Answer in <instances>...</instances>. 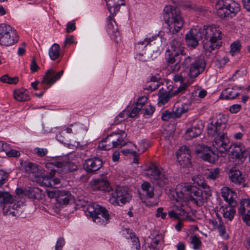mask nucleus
Instances as JSON below:
<instances>
[{
    "instance_id": "nucleus-1",
    "label": "nucleus",
    "mask_w": 250,
    "mask_h": 250,
    "mask_svg": "<svg viewBox=\"0 0 250 250\" xmlns=\"http://www.w3.org/2000/svg\"><path fill=\"white\" fill-rule=\"evenodd\" d=\"M202 39L203 48L206 52L219 48L222 45V32L214 25H204L202 28H192L185 37L188 46L195 48Z\"/></svg>"
},
{
    "instance_id": "nucleus-2",
    "label": "nucleus",
    "mask_w": 250,
    "mask_h": 250,
    "mask_svg": "<svg viewBox=\"0 0 250 250\" xmlns=\"http://www.w3.org/2000/svg\"><path fill=\"white\" fill-rule=\"evenodd\" d=\"M214 150L206 146H201L196 150L199 156L204 161L213 163L219 156L225 157L230 148V140L226 133L214 137L212 141Z\"/></svg>"
},
{
    "instance_id": "nucleus-3",
    "label": "nucleus",
    "mask_w": 250,
    "mask_h": 250,
    "mask_svg": "<svg viewBox=\"0 0 250 250\" xmlns=\"http://www.w3.org/2000/svg\"><path fill=\"white\" fill-rule=\"evenodd\" d=\"M177 198L176 202L183 206V202L193 201L198 206H202L206 201L207 197L203 195L201 189L188 183H184L177 185L176 188Z\"/></svg>"
},
{
    "instance_id": "nucleus-4",
    "label": "nucleus",
    "mask_w": 250,
    "mask_h": 250,
    "mask_svg": "<svg viewBox=\"0 0 250 250\" xmlns=\"http://www.w3.org/2000/svg\"><path fill=\"white\" fill-rule=\"evenodd\" d=\"M163 18L171 34L178 33L183 27L184 21L179 9L175 6H166L163 10Z\"/></svg>"
},
{
    "instance_id": "nucleus-5",
    "label": "nucleus",
    "mask_w": 250,
    "mask_h": 250,
    "mask_svg": "<svg viewBox=\"0 0 250 250\" xmlns=\"http://www.w3.org/2000/svg\"><path fill=\"white\" fill-rule=\"evenodd\" d=\"M184 47L180 40H173L170 42L166 53L167 69L170 72H175L179 70L180 65L178 57L184 53Z\"/></svg>"
},
{
    "instance_id": "nucleus-6",
    "label": "nucleus",
    "mask_w": 250,
    "mask_h": 250,
    "mask_svg": "<svg viewBox=\"0 0 250 250\" xmlns=\"http://www.w3.org/2000/svg\"><path fill=\"white\" fill-rule=\"evenodd\" d=\"M161 35V33L158 35L152 36L151 37H146L143 41H140L138 42L137 44L135 46V48L138 51L137 56L138 59L143 62L147 61V59L146 57L143 58V56L145 52H142L140 51V49L143 50L145 48L147 45L149 46V50L152 51L154 56L156 57L157 56L159 55L161 51L162 50V41L159 37V36Z\"/></svg>"
},
{
    "instance_id": "nucleus-7",
    "label": "nucleus",
    "mask_w": 250,
    "mask_h": 250,
    "mask_svg": "<svg viewBox=\"0 0 250 250\" xmlns=\"http://www.w3.org/2000/svg\"><path fill=\"white\" fill-rule=\"evenodd\" d=\"M184 67L188 68V76L190 79L198 77L205 70L206 62L201 57L194 55L186 57L182 63Z\"/></svg>"
},
{
    "instance_id": "nucleus-8",
    "label": "nucleus",
    "mask_w": 250,
    "mask_h": 250,
    "mask_svg": "<svg viewBox=\"0 0 250 250\" xmlns=\"http://www.w3.org/2000/svg\"><path fill=\"white\" fill-rule=\"evenodd\" d=\"M85 213L86 216L91 217L93 222L99 225L105 226L109 222L110 216L108 211L96 203L89 205Z\"/></svg>"
},
{
    "instance_id": "nucleus-9",
    "label": "nucleus",
    "mask_w": 250,
    "mask_h": 250,
    "mask_svg": "<svg viewBox=\"0 0 250 250\" xmlns=\"http://www.w3.org/2000/svg\"><path fill=\"white\" fill-rule=\"evenodd\" d=\"M217 15L221 18L235 16L240 10V5L234 0H221L215 5Z\"/></svg>"
},
{
    "instance_id": "nucleus-10",
    "label": "nucleus",
    "mask_w": 250,
    "mask_h": 250,
    "mask_svg": "<svg viewBox=\"0 0 250 250\" xmlns=\"http://www.w3.org/2000/svg\"><path fill=\"white\" fill-rule=\"evenodd\" d=\"M190 101L183 103L178 101L176 102L171 111H165L161 115L163 121H167L170 119L180 118L182 115L187 113L191 107Z\"/></svg>"
},
{
    "instance_id": "nucleus-11",
    "label": "nucleus",
    "mask_w": 250,
    "mask_h": 250,
    "mask_svg": "<svg viewBox=\"0 0 250 250\" xmlns=\"http://www.w3.org/2000/svg\"><path fill=\"white\" fill-rule=\"evenodd\" d=\"M19 36L15 29L9 25L0 24V44L8 46L16 43Z\"/></svg>"
},
{
    "instance_id": "nucleus-12",
    "label": "nucleus",
    "mask_w": 250,
    "mask_h": 250,
    "mask_svg": "<svg viewBox=\"0 0 250 250\" xmlns=\"http://www.w3.org/2000/svg\"><path fill=\"white\" fill-rule=\"evenodd\" d=\"M226 119L223 115H219L216 119L213 120L208 125V134L209 136L215 137L223 132L226 127Z\"/></svg>"
},
{
    "instance_id": "nucleus-13",
    "label": "nucleus",
    "mask_w": 250,
    "mask_h": 250,
    "mask_svg": "<svg viewBox=\"0 0 250 250\" xmlns=\"http://www.w3.org/2000/svg\"><path fill=\"white\" fill-rule=\"evenodd\" d=\"M145 175L150 178L158 180V184L162 186L168 182L165 174L155 165L151 164L146 169Z\"/></svg>"
},
{
    "instance_id": "nucleus-14",
    "label": "nucleus",
    "mask_w": 250,
    "mask_h": 250,
    "mask_svg": "<svg viewBox=\"0 0 250 250\" xmlns=\"http://www.w3.org/2000/svg\"><path fill=\"white\" fill-rule=\"evenodd\" d=\"M109 201L114 206H123L125 204V187L117 185L115 190L110 194Z\"/></svg>"
},
{
    "instance_id": "nucleus-15",
    "label": "nucleus",
    "mask_w": 250,
    "mask_h": 250,
    "mask_svg": "<svg viewBox=\"0 0 250 250\" xmlns=\"http://www.w3.org/2000/svg\"><path fill=\"white\" fill-rule=\"evenodd\" d=\"M190 151L189 147L183 146L179 149L176 153L177 161L179 165L183 167L188 166L190 164Z\"/></svg>"
},
{
    "instance_id": "nucleus-16",
    "label": "nucleus",
    "mask_w": 250,
    "mask_h": 250,
    "mask_svg": "<svg viewBox=\"0 0 250 250\" xmlns=\"http://www.w3.org/2000/svg\"><path fill=\"white\" fill-rule=\"evenodd\" d=\"M173 80L175 82H179L181 83L180 85L176 90H171L173 95H175L178 93H185L188 90V86L192 82H189L188 79L183 76V74H176L173 76Z\"/></svg>"
},
{
    "instance_id": "nucleus-17",
    "label": "nucleus",
    "mask_w": 250,
    "mask_h": 250,
    "mask_svg": "<svg viewBox=\"0 0 250 250\" xmlns=\"http://www.w3.org/2000/svg\"><path fill=\"white\" fill-rule=\"evenodd\" d=\"M63 70H62L58 72H56L52 69L47 70L45 75L42 81V83L51 85L60 79L63 74Z\"/></svg>"
},
{
    "instance_id": "nucleus-18",
    "label": "nucleus",
    "mask_w": 250,
    "mask_h": 250,
    "mask_svg": "<svg viewBox=\"0 0 250 250\" xmlns=\"http://www.w3.org/2000/svg\"><path fill=\"white\" fill-rule=\"evenodd\" d=\"M20 203L16 201L13 197L12 201H8V202L3 207V214L4 215L16 216L19 214L18 209L20 208Z\"/></svg>"
},
{
    "instance_id": "nucleus-19",
    "label": "nucleus",
    "mask_w": 250,
    "mask_h": 250,
    "mask_svg": "<svg viewBox=\"0 0 250 250\" xmlns=\"http://www.w3.org/2000/svg\"><path fill=\"white\" fill-rule=\"evenodd\" d=\"M126 239L128 250H141L139 238L132 230L126 229Z\"/></svg>"
},
{
    "instance_id": "nucleus-20",
    "label": "nucleus",
    "mask_w": 250,
    "mask_h": 250,
    "mask_svg": "<svg viewBox=\"0 0 250 250\" xmlns=\"http://www.w3.org/2000/svg\"><path fill=\"white\" fill-rule=\"evenodd\" d=\"M103 165L102 159L98 158L88 159L83 164L84 169L87 172L91 173L100 169Z\"/></svg>"
},
{
    "instance_id": "nucleus-21",
    "label": "nucleus",
    "mask_w": 250,
    "mask_h": 250,
    "mask_svg": "<svg viewBox=\"0 0 250 250\" xmlns=\"http://www.w3.org/2000/svg\"><path fill=\"white\" fill-rule=\"evenodd\" d=\"M203 127L202 122L201 121L193 123L191 127L186 130L185 138L187 140H190L197 137L201 134Z\"/></svg>"
},
{
    "instance_id": "nucleus-22",
    "label": "nucleus",
    "mask_w": 250,
    "mask_h": 250,
    "mask_svg": "<svg viewBox=\"0 0 250 250\" xmlns=\"http://www.w3.org/2000/svg\"><path fill=\"white\" fill-rule=\"evenodd\" d=\"M91 188L94 190H101L107 192L112 191L109 182L106 179L103 178L96 180L92 185Z\"/></svg>"
},
{
    "instance_id": "nucleus-23",
    "label": "nucleus",
    "mask_w": 250,
    "mask_h": 250,
    "mask_svg": "<svg viewBox=\"0 0 250 250\" xmlns=\"http://www.w3.org/2000/svg\"><path fill=\"white\" fill-rule=\"evenodd\" d=\"M221 193L222 197L229 204L235 205V199L237 195L232 189L227 187H224L221 189Z\"/></svg>"
},
{
    "instance_id": "nucleus-24",
    "label": "nucleus",
    "mask_w": 250,
    "mask_h": 250,
    "mask_svg": "<svg viewBox=\"0 0 250 250\" xmlns=\"http://www.w3.org/2000/svg\"><path fill=\"white\" fill-rule=\"evenodd\" d=\"M230 154L232 158L240 159L246 151L245 147L241 143H235L230 145Z\"/></svg>"
},
{
    "instance_id": "nucleus-25",
    "label": "nucleus",
    "mask_w": 250,
    "mask_h": 250,
    "mask_svg": "<svg viewBox=\"0 0 250 250\" xmlns=\"http://www.w3.org/2000/svg\"><path fill=\"white\" fill-rule=\"evenodd\" d=\"M240 89L238 86L229 87L224 89L221 93L220 98L222 99H233L240 93Z\"/></svg>"
},
{
    "instance_id": "nucleus-26",
    "label": "nucleus",
    "mask_w": 250,
    "mask_h": 250,
    "mask_svg": "<svg viewBox=\"0 0 250 250\" xmlns=\"http://www.w3.org/2000/svg\"><path fill=\"white\" fill-rule=\"evenodd\" d=\"M57 167L59 169V173H67L72 172L77 169V167L70 162L58 161L56 163Z\"/></svg>"
},
{
    "instance_id": "nucleus-27",
    "label": "nucleus",
    "mask_w": 250,
    "mask_h": 250,
    "mask_svg": "<svg viewBox=\"0 0 250 250\" xmlns=\"http://www.w3.org/2000/svg\"><path fill=\"white\" fill-rule=\"evenodd\" d=\"M229 177L231 182L235 184L240 185L244 182V179L241 172L235 167H232L229 170Z\"/></svg>"
},
{
    "instance_id": "nucleus-28",
    "label": "nucleus",
    "mask_w": 250,
    "mask_h": 250,
    "mask_svg": "<svg viewBox=\"0 0 250 250\" xmlns=\"http://www.w3.org/2000/svg\"><path fill=\"white\" fill-rule=\"evenodd\" d=\"M174 206L176 210H171L168 212V215L170 218L178 219L180 221L188 219L186 211L181 207L177 205H174Z\"/></svg>"
},
{
    "instance_id": "nucleus-29",
    "label": "nucleus",
    "mask_w": 250,
    "mask_h": 250,
    "mask_svg": "<svg viewBox=\"0 0 250 250\" xmlns=\"http://www.w3.org/2000/svg\"><path fill=\"white\" fill-rule=\"evenodd\" d=\"M234 206L235 205L229 204L228 206H222L220 207V211L225 219L229 221H231L233 219L235 213Z\"/></svg>"
},
{
    "instance_id": "nucleus-30",
    "label": "nucleus",
    "mask_w": 250,
    "mask_h": 250,
    "mask_svg": "<svg viewBox=\"0 0 250 250\" xmlns=\"http://www.w3.org/2000/svg\"><path fill=\"white\" fill-rule=\"evenodd\" d=\"M192 180L195 184H196L198 186L203 188L204 192H205V194L206 195H211V191L210 188L206 183L205 179L202 176L196 175L195 176H193Z\"/></svg>"
},
{
    "instance_id": "nucleus-31",
    "label": "nucleus",
    "mask_w": 250,
    "mask_h": 250,
    "mask_svg": "<svg viewBox=\"0 0 250 250\" xmlns=\"http://www.w3.org/2000/svg\"><path fill=\"white\" fill-rule=\"evenodd\" d=\"M137 147L131 142H126V154H128L133 158V163L135 164H139V155L136 151Z\"/></svg>"
},
{
    "instance_id": "nucleus-32",
    "label": "nucleus",
    "mask_w": 250,
    "mask_h": 250,
    "mask_svg": "<svg viewBox=\"0 0 250 250\" xmlns=\"http://www.w3.org/2000/svg\"><path fill=\"white\" fill-rule=\"evenodd\" d=\"M42 190L36 187L25 188L24 196L30 199H41L42 198Z\"/></svg>"
},
{
    "instance_id": "nucleus-33",
    "label": "nucleus",
    "mask_w": 250,
    "mask_h": 250,
    "mask_svg": "<svg viewBox=\"0 0 250 250\" xmlns=\"http://www.w3.org/2000/svg\"><path fill=\"white\" fill-rule=\"evenodd\" d=\"M110 14H116L121 5H125L124 0H105Z\"/></svg>"
},
{
    "instance_id": "nucleus-34",
    "label": "nucleus",
    "mask_w": 250,
    "mask_h": 250,
    "mask_svg": "<svg viewBox=\"0 0 250 250\" xmlns=\"http://www.w3.org/2000/svg\"><path fill=\"white\" fill-rule=\"evenodd\" d=\"M72 197L70 192L66 190H59L56 201L60 205H66L72 200Z\"/></svg>"
},
{
    "instance_id": "nucleus-35",
    "label": "nucleus",
    "mask_w": 250,
    "mask_h": 250,
    "mask_svg": "<svg viewBox=\"0 0 250 250\" xmlns=\"http://www.w3.org/2000/svg\"><path fill=\"white\" fill-rule=\"evenodd\" d=\"M212 225L218 229L220 235L224 239L228 238V235L226 233L225 226L221 220V217H218L217 219H212L210 220Z\"/></svg>"
},
{
    "instance_id": "nucleus-36",
    "label": "nucleus",
    "mask_w": 250,
    "mask_h": 250,
    "mask_svg": "<svg viewBox=\"0 0 250 250\" xmlns=\"http://www.w3.org/2000/svg\"><path fill=\"white\" fill-rule=\"evenodd\" d=\"M23 167L24 169V172L27 174H34L37 175L39 173V166L34 163L25 162L23 163Z\"/></svg>"
},
{
    "instance_id": "nucleus-37",
    "label": "nucleus",
    "mask_w": 250,
    "mask_h": 250,
    "mask_svg": "<svg viewBox=\"0 0 250 250\" xmlns=\"http://www.w3.org/2000/svg\"><path fill=\"white\" fill-rule=\"evenodd\" d=\"M15 100L19 102H24L30 99L28 91L26 89H16L14 91Z\"/></svg>"
},
{
    "instance_id": "nucleus-38",
    "label": "nucleus",
    "mask_w": 250,
    "mask_h": 250,
    "mask_svg": "<svg viewBox=\"0 0 250 250\" xmlns=\"http://www.w3.org/2000/svg\"><path fill=\"white\" fill-rule=\"evenodd\" d=\"M106 137L108 142H109L112 145H114V147L125 145V144L122 143L123 140L121 137L120 135L118 133H111Z\"/></svg>"
},
{
    "instance_id": "nucleus-39",
    "label": "nucleus",
    "mask_w": 250,
    "mask_h": 250,
    "mask_svg": "<svg viewBox=\"0 0 250 250\" xmlns=\"http://www.w3.org/2000/svg\"><path fill=\"white\" fill-rule=\"evenodd\" d=\"M173 96V94H172L171 90L168 92L166 91L165 92H161V90H160L158 93V105L162 106L165 105L168 102L169 99Z\"/></svg>"
},
{
    "instance_id": "nucleus-40",
    "label": "nucleus",
    "mask_w": 250,
    "mask_h": 250,
    "mask_svg": "<svg viewBox=\"0 0 250 250\" xmlns=\"http://www.w3.org/2000/svg\"><path fill=\"white\" fill-rule=\"evenodd\" d=\"M116 14H110V15L107 18V27L106 31L109 35H111L113 33L118 30L117 25L113 18Z\"/></svg>"
},
{
    "instance_id": "nucleus-41",
    "label": "nucleus",
    "mask_w": 250,
    "mask_h": 250,
    "mask_svg": "<svg viewBox=\"0 0 250 250\" xmlns=\"http://www.w3.org/2000/svg\"><path fill=\"white\" fill-rule=\"evenodd\" d=\"M207 95V92L206 90L201 88L195 89L191 94V100L195 102H198L200 99H203Z\"/></svg>"
},
{
    "instance_id": "nucleus-42",
    "label": "nucleus",
    "mask_w": 250,
    "mask_h": 250,
    "mask_svg": "<svg viewBox=\"0 0 250 250\" xmlns=\"http://www.w3.org/2000/svg\"><path fill=\"white\" fill-rule=\"evenodd\" d=\"M55 169H51L49 173L44 175L41 178H40L39 181L40 185L42 186L46 187H51V178L55 176Z\"/></svg>"
},
{
    "instance_id": "nucleus-43",
    "label": "nucleus",
    "mask_w": 250,
    "mask_h": 250,
    "mask_svg": "<svg viewBox=\"0 0 250 250\" xmlns=\"http://www.w3.org/2000/svg\"><path fill=\"white\" fill-rule=\"evenodd\" d=\"M143 194L147 198H151L154 196V188L148 182H144L141 185Z\"/></svg>"
},
{
    "instance_id": "nucleus-44",
    "label": "nucleus",
    "mask_w": 250,
    "mask_h": 250,
    "mask_svg": "<svg viewBox=\"0 0 250 250\" xmlns=\"http://www.w3.org/2000/svg\"><path fill=\"white\" fill-rule=\"evenodd\" d=\"M126 108L127 110L126 114L129 118L136 117L141 111L140 108L134 103L133 104H129Z\"/></svg>"
},
{
    "instance_id": "nucleus-45",
    "label": "nucleus",
    "mask_w": 250,
    "mask_h": 250,
    "mask_svg": "<svg viewBox=\"0 0 250 250\" xmlns=\"http://www.w3.org/2000/svg\"><path fill=\"white\" fill-rule=\"evenodd\" d=\"M49 55L51 60H56L60 55V47L58 43H54L49 50Z\"/></svg>"
},
{
    "instance_id": "nucleus-46",
    "label": "nucleus",
    "mask_w": 250,
    "mask_h": 250,
    "mask_svg": "<svg viewBox=\"0 0 250 250\" xmlns=\"http://www.w3.org/2000/svg\"><path fill=\"white\" fill-rule=\"evenodd\" d=\"M250 210V200L249 199H243L240 203L238 208V213L241 216L246 214V211Z\"/></svg>"
},
{
    "instance_id": "nucleus-47",
    "label": "nucleus",
    "mask_w": 250,
    "mask_h": 250,
    "mask_svg": "<svg viewBox=\"0 0 250 250\" xmlns=\"http://www.w3.org/2000/svg\"><path fill=\"white\" fill-rule=\"evenodd\" d=\"M114 147V145H112L109 142H108V140L106 139V137L103 138L98 144L97 150H108Z\"/></svg>"
},
{
    "instance_id": "nucleus-48",
    "label": "nucleus",
    "mask_w": 250,
    "mask_h": 250,
    "mask_svg": "<svg viewBox=\"0 0 250 250\" xmlns=\"http://www.w3.org/2000/svg\"><path fill=\"white\" fill-rule=\"evenodd\" d=\"M220 169L218 168L208 169L206 173V176L208 179L214 180L219 177Z\"/></svg>"
},
{
    "instance_id": "nucleus-49",
    "label": "nucleus",
    "mask_w": 250,
    "mask_h": 250,
    "mask_svg": "<svg viewBox=\"0 0 250 250\" xmlns=\"http://www.w3.org/2000/svg\"><path fill=\"white\" fill-rule=\"evenodd\" d=\"M12 200L13 196L9 192L0 191V207H3L8 201Z\"/></svg>"
},
{
    "instance_id": "nucleus-50",
    "label": "nucleus",
    "mask_w": 250,
    "mask_h": 250,
    "mask_svg": "<svg viewBox=\"0 0 250 250\" xmlns=\"http://www.w3.org/2000/svg\"><path fill=\"white\" fill-rule=\"evenodd\" d=\"M0 82L10 84H15L19 82L18 77H11L5 74L0 78Z\"/></svg>"
},
{
    "instance_id": "nucleus-51",
    "label": "nucleus",
    "mask_w": 250,
    "mask_h": 250,
    "mask_svg": "<svg viewBox=\"0 0 250 250\" xmlns=\"http://www.w3.org/2000/svg\"><path fill=\"white\" fill-rule=\"evenodd\" d=\"M230 47V53L232 56H234L239 52L241 45L239 42L236 41L232 43Z\"/></svg>"
},
{
    "instance_id": "nucleus-52",
    "label": "nucleus",
    "mask_w": 250,
    "mask_h": 250,
    "mask_svg": "<svg viewBox=\"0 0 250 250\" xmlns=\"http://www.w3.org/2000/svg\"><path fill=\"white\" fill-rule=\"evenodd\" d=\"M162 239V236L159 234H157V237H156L155 238H152L150 246H148L150 250H153L154 248L158 250L157 249V246L159 244L160 241Z\"/></svg>"
},
{
    "instance_id": "nucleus-53",
    "label": "nucleus",
    "mask_w": 250,
    "mask_h": 250,
    "mask_svg": "<svg viewBox=\"0 0 250 250\" xmlns=\"http://www.w3.org/2000/svg\"><path fill=\"white\" fill-rule=\"evenodd\" d=\"M191 244L194 250H199L201 247V241L199 237L193 236L191 237Z\"/></svg>"
},
{
    "instance_id": "nucleus-54",
    "label": "nucleus",
    "mask_w": 250,
    "mask_h": 250,
    "mask_svg": "<svg viewBox=\"0 0 250 250\" xmlns=\"http://www.w3.org/2000/svg\"><path fill=\"white\" fill-rule=\"evenodd\" d=\"M147 101V97L144 96L140 97L136 102L134 103L138 106V108L141 110L144 105Z\"/></svg>"
},
{
    "instance_id": "nucleus-55",
    "label": "nucleus",
    "mask_w": 250,
    "mask_h": 250,
    "mask_svg": "<svg viewBox=\"0 0 250 250\" xmlns=\"http://www.w3.org/2000/svg\"><path fill=\"white\" fill-rule=\"evenodd\" d=\"M34 152L38 156L43 157L47 154L48 150L46 148L36 147Z\"/></svg>"
},
{
    "instance_id": "nucleus-56",
    "label": "nucleus",
    "mask_w": 250,
    "mask_h": 250,
    "mask_svg": "<svg viewBox=\"0 0 250 250\" xmlns=\"http://www.w3.org/2000/svg\"><path fill=\"white\" fill-rule=\"evenodd\" d=\"M8 173L2 170H0V188L5 183L8 178Z\"/></svg>"
},
{
    "instance_id": "nucleus-57",
    "label": "nucleus",
    "mask_w": 250,
    "mask_h": 250,
    "mask_svg": "<svg viewBox=\"0 0 250 250\" xmlns=\"http://www.w3.org/2000/svg\"><path fill=\"white\" fill-rule=\"evenodd\" d=\"M45 191L48 197L50 198H55L56 200H57V198L58 197V193L59 192V190H49L47 189H46Z\"/></svg>"
},
{
    "instance_id": "nucleus-58",
    "label": "nucleus",
    "mask_w": 250,
    "mask_h": 250,
    "mask_svg": "<svg viewBox=\"0 0 250 250\" xmlns=\"http://www.w3.org/2000/svg\"><path fill=\"white\" fill-rule=\"evenodd\" d=\"M65 244V241L63 237H60L56 243L55 250H62Z\"/></svg>"
},
{
    "instance_id": "nucleus-59",
    "label": "nucleus",
    "mask_w": 250,
    "mask_h": 250,
    "mask_svg": "<svg viewBox=\"0 0 250 250\" xmlns=\"http://www.w3.org/2000/svg\"><path fill=\"white\" fill-rule=\"evenodd\" d=\"M59 161H55L54 162H51V163H46L45 165V167L46 168L48 169V170H50V172L51 171V169H55V173L56 172H58L59 173V169L57 167V166L56 165V163L58 162Z\"/></svg>"
},
{
    "instance_id": "nucleus-60",
    "label": "nucleus",
    "mask_w": 250,
    "mask_h": 250,
    "mask_svg": "<svg viewBox=\"0 0 250 250\" xmlns=\"http://www.w3.org/2000/svg\"><path fill=\"white\" fill-rule=\"evenodd\" d=\"M112 40H114L116 43L119 42L121 41L120 34L118 31V29L115 31L114 33L109 35Z\"/></svg>"
},
{
    "instance_id": "nucleus-61",
    "label": "nucleus",
    "mask_w": 250,
    "mask_h": 250,
    "mask_svg": "<svg viewBox=\"0 0 250 250\" xmlns=\"http://www.w3.org/2000/svg\"><path fill=\"white\" fill-rule=\"evenodd\" d=\"M125 109L123 110L122 112H120L118 116L115 118V124H118L120 123L125 121L124 116H125Z\"/></svg>"
},
{
    "instance_id": "nucleus-62",
    "label": "nucleus",
    "mask_w": 250,
    "mask_h": 250,
    "mask_svg": "<svg viewBox=\"0 0 250 250\" xmlns=\"http://www.w3.org/2000/svg\"><path fill=\"white\" fill-rule=\"evenodd\" d=\"M164 208H159L157 209V213L156 214V217L157 218L161 217L164 219L166 218L167 215V212L163 211Z\"/></svg>"
},
{
    "instance_id": "nucleus-63",
    "label": "nucleus",
    "mask_w": 250,
    "mask_h": 250,
    "mask_svg": "<svg viewBox=\"0 0 250 250\" xmlns=\"http://www.w3.org/2000/svg\"><path fill=\"white\" fill-rule=\"evenodd\" d=\"M6 155L9 157H18L20 156V153L19 151L15 149H11L9 151H6Z\"/></svg>"
},
{
    "instance_id": "nucleus-64",
    "label": "nucleus",
    "mask_w": 250,
    "mask_h": 250,
    "mask_svg": "<svg viewBox=\"0 0 250 250\" xmlns=\"http://www.w3.org/2000/svg\"><path fill=\"white\" fill-rule=\"evenodd\" d=\"M40 69V67L37 64L35 59L34 58L30 64V70L31 72L35 73Z\"/></svg>"
}]
</instances>
